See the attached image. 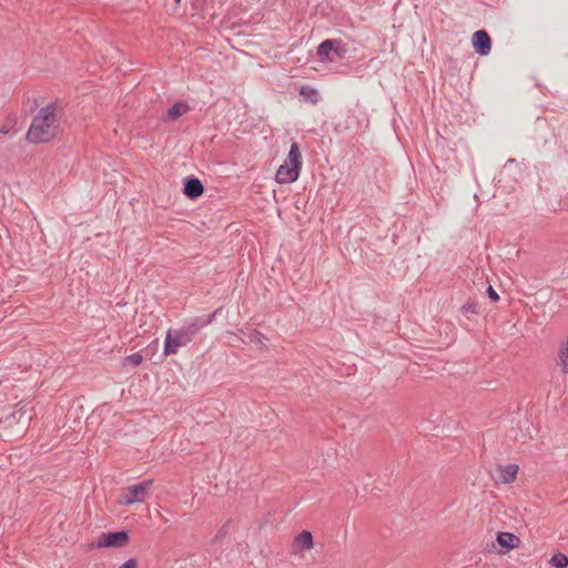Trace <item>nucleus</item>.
Listing matches in <instances>:
<instances>
[{
  "label": "nucleus",
  "mask_w": 568,
  "mask_h": 568,
  "mask_svg": "<svg viewBox=\"0 0 568 568\" xmlns=\"http://www.w3.org/2000/svg\"><path fill=\"white\" fill-rule=\"evenodd\" d=\"M143 361V357L139 353L131 354L124 358L125 364H130L133 367H138Z\"/></svg>",
  "instance_id": "6ab92c4d"
},
{
  "label": "nucleus",
  "mask_w": 568,
  "mask_h": 568,
  "mask_svg": "<svg viewBox=\"0 0 568 568\" xmlns=\"http://www.w3.org/2000/svg\"><path fill=\"white\" fill-rule=\"evenodd\" d=\"M347 51V44L342 39H326L318 44L316 54L322 62H333L335 58L344 59Z\"/></svg>",
  "instance_id": "20e7f679"
},
{
  "label": "nucleus",
  "mask_w": 568,
  "mask_h": 568,
  "mask_svg": "<svg viewBox=\"0 0 568 568\" xmlns=\"http://www.w3.org/2000/svg\"><path fill=\"white\" fill-rule=\"evenodd\" d=\"M462 313L466 316L469 314H478L479 313V303L475 300H468L467 303H465L462 308Z\"/></svg>",
  "instance_id": "f3484780"
},
{
  "label": "nucleus",
  "mask_w": 568,
  "mask_h": 568,
  "mask_svg": "<svg viewBox=\"0 0 568 568\" xmlns=\"http://www.w3.org/2000/svg\"><path fill=\"white\" fill-rule=\"evenodd\" d=\"M557 363L564 374H568V338L560 345Z\"/></svg>",
  "instance_id": "2eb2a0df"
},
{
  "label": "nucleus",
  "mask_w": 568,
  "mask_h": 568,
  "mask_svg": "<svg viewBox=\"0 0 568 568\" xmlns=\"http://www.w3.org/2000/svg\"><path fill=\"white\" fill-rule=\"evenodd\" d=\"M487 295L488 297L493 301V302H497L499 301V295L497 294V292L493 288V286H488L487 288Z\"/></svg>",
  "instance_id": "4be33fe9"
},
{
  "label": "nucleus",
  "mask_w": 568,
  "mask_h": 568,
  "mask_svg": "<svg viewBox=\"0 0 568 568\" xmlns=\"http://www.w3.org/2000/svg\"><path fill=\"white\" fill-rule=\"evenodd\" d=\"M250 339L252 342H255L257 344H263V341L265 339V336L263 333H261L260 331L257 329H253L251 333H250Z\"/></svg>",
  "instance_id": "412c9836"
},
{
  "label": "nucleus",
  "mask_w": 568,
  "mask_h": 568,
  "mask_svg": "<svg viewBox=\"0 0 568 568\" xmlns=\"http://www.w3.org/2000/svg\"><path fill=\"white\" fill-rule=\"evenodd\" d=\"M302 154L297 143H292L287 159L276 171L275 180L281 184L293 183L297 181L302 170Z\"/></svg>",
  "instance_id": "7ed1b4c3"
},
{
  "label": "nucleus",
  "mask_w": 568,
  "mask_h": 568,
  "mask_svg": "<svg viewBox=\"0 0 568 568\" xmlns=\"http://www.w3.org/2000/svg\"><path fill=\"white\" fill-rule=\"evenodd\" d=\"M204 193V185L202 181L194 176L190 175L184 179L183 182V194L190 199L195 200L200 197Z\"/></svg>",
  "instance_id": "1a4fd4ad"
},
{
  "label": "nucleus",
  "mask_w": 568,
  "mask_h": 568,
  "mask_svg": "<svg viewBox=\"0 0 568 568\" xmlns=\"http://www.w3.org/2000/svg\"><path fill=\"white\" fill-rule=\"evenodd\" d=\"M497 542L501 548H505L506 550L514 549L519 544V538L513 534V532H498L497 535Z\"/></svg>",
  "instance_id": "f8f14e48"
},
{
  "label": "nucleus",
  "mask_w": 568,
  "mask_h": 568,
  "mask_svg": "<svg viewBox=\"0 0 568 568\" xmlns=\"http://www.w3.org/2000/svg\"><path fill=\"white\" fill-rule=\"evenodd\" d=\"M10 425L16 424H27L30 425L32 420V416L28 413L23 407L16 409L11 415H9L6 419Z\"/></svg>",
  "instance_id": "4468645a"
},
{
  "label": "nucleus",
  "mask_w": 568,
  "mask_h": 568,
  "mask_svg": "<svg viewBox=\"0 0 568 568\" xmlns=\"http://www.w3.org/2000/svg\"><path fill=\"white\" fill-rule=\"evenodd\" d=\"M63 108L57 102L42 106L34 115L26 134V140L32 144L49 143L58 134Z\"/></svg>",
  "instance_id": "f257e3e1"
},
{
  "label": "nucleus",
  "mask_w": 568,
  "mask_h": 568,
  "mask_svg": "<svg viewBox=\"0 0 568 568\" xmlns=\"http://www.w3.org/2000/svg\"><path fill=\"white\" fill-rule=\"evenodd\" d=\"M518 430L521 433L520 436L524 438L523 443L525 444L527 440H526V435L524 434V429L523 428H518Z\"/></svg>",
  "instance_id": "393cba45"
},
{
  "label": "nucleus",
  "mask_w": 568,
  "mask_h": 568,
  "mask_svg": "<svg viewBox=\"0 0 568 568\" xmlns=\"http://www.w3.org/2000/svg\"><path fill=\"white\" fill-rule=\"evenodd\" d=\"M519 466L516 464L498 465L494 480L499 484H510L517 478Z\"/></svg>",
  "instance_id": "6e6552de"
},
{
  "label": "nucleus",
  "mask_w": 568,
  "mask_h": 568,
  "mask_svg": "<svg viewBox=\"0 0 568 568\" xmlns=\"http://www.w3.org/2000/svg\"><path fill=\"white\" fill-rule=\"evenodd\" d=\"M549 562L556 568H567L568 557L562 552H558L550 558Z\"/></svg>",
  "instance_id": "dca6fc26"
},
{
  "label": "nucleus",
  "mask_w": 568,
  "mask_h": 568,
  "mask_svg": "<svg viewBox=\"0 0 568 568\" xmlns=\"http://www.w3.org/2000/svg\"><path fill=\"white\" fill-rule=\"evenodd\" d=\"M119 568H138V561L134 558H131L126 560L123 565H121Z\"/></svg>",
  "instance_id": "5701e85b"
},
{
  "label": "nucleus",
  "mask_w": 568,
  "mask_h": 568,
  "mask_svg": "<svg viewBox=\"0 0 568 568\" xmlns=\"http://www.w3.org/2000/svg\"><path fill=\"white\" fill-rule=\"evenodd\" d=\"M535 140L538 146H546L549 142L548 138L554 136L552 130L545 120H537L535 125Z\"/></svg>",
  "instance_id": "9b49d317"
},
{
  "label": "nucleus",
  "mask_w": 568,
  "mask_h": 568,
  "mask_svg": "<svg viewBox=\"0 0 568 568\" xmlns=\"http://www.w3.org/2000/svg\"><path fill=\"white\" fill-rule=\"evenodd\" d=\"M222 308H216L207 317H193L186 322L181 328H170L166 333L164 341V355L176 354L181 346H185L190 343L194 336L200 332L201 328L210 325L220 314Z\"/></svg>",
  "instance_id": "f03ea898"
},
{
  "label": "nucleus",
  "mask_w": 568,
  "mask_h": 568,
  "mask_svg": "<svg viewBox=\"0 0 568 568\" xmlns=\"http://www.w3.org/2000/svg\"><path fill=\"white\" fill-rule=\"evenodd\" d=\"M300 94L305 95L306 99L311 101L313 104H316L318 102V91L316 89L302 87Z\"/></svg>",
  "instance_id": "a211bd4d"
},
{
  "label": "nucleus",
  "mask_w": 568,
  "mask_h": 568,
  "mask_svg": "<svg viewBox=\"0 0 568 568\" xmlns=\"http://www.w3.org/2000/svg\"><path fill=\"white\" fill-rule=\"evenodd\" d=\"M97 417H98V416H97V414H94V413H93L90 417H88V419H87V424H88V426H89V425L94 424V423H95V418H97Z\"/></svg>",
  "instance_id": "b1692460"
},
{
  "label": "nucleus",
  "mask_w": 568,
  "mask_h": 568,
  "mask_svg": "<svg viewBox=\"0 0 568 568\" xmlns=\"http://www.w3.org/2000/svg\"><path fill=\"white\" fill-rule=\"evenodd\" d=\"M314 547L313 535L308 530H303L293 539L291 551L294 555L311 550Z\"/></svg>",
  "instance_id": "9d476101"
},
{
  "label": "nucleus",
  "mask_w": 568,
  "mask_h": 568,
  "mask_svg": "<svg viewBox=\"0 0 568 568\" xmlns=\"http://www.w3.org/2000/svg\"><path fill=\"white\" fill-rule=\"evenodd\" d=\"M152 485L153 479H146L141 483L128 486L121 493V503L124 505L143 503L146 499Z\"/></svg>",
  "instance_id": "39448f33"
},
{
  "label": "nucleus",
  "mask_w": 568,
  "mask_h": 568,
  "mask_svg": "<svg viewBox=\"0 0 568 568\" xmlns=\"http://www.w3.org/2000/svg\"><path fill=\"white\" fill-rule=\"evenodd\" d=\"M129 541V534L125 530L103 532L98 538V548H121Z\"/></svg>",
  "instance_id": "423d86ee"
},
{
  "label": "nucleus",
  "mask_w": 568,
  "mask_h": 568,
  "mask_svg": "<svg viewBox=\"0 0 568 568\" xmlns=\"http://www.w3.org/2000/svg\"><path fill=\"white\" fill-rule=\"evenodd\" d=\"M471 43L479 55H487L491 50V39L486 30H477L473 34Z\"/></svg>",
  "instance_id": "0eeeda50"
},
{
  "label": "nucleus",
  "mask_w": 568,
  "mask_h": 568,
  "mask_svg": "<svg viewBox=\"0 0 568 568\" xmlns=\"http://www.w3.org/2000/svg\"><path fill=\"white\" fill-rule=\"evenodd\" d=\"M16 122H17L16 118L9 116L7 119V121L4 122V124L0 128V134H2V135L8 134L16 125Z\"/></svg>",
  "instance_id": "aec40b11"
},
{
  "label": "nucleus",
  "mask_w": 568,
  "mask_h": 568,
  "mask_svg": "<svg viewBox=\"0 0 568 568\" xmlns=\"http://www.w3.org/2000/svg\"><path fill=\"white\" fill-rule=\"evenodd\" d=\"M190 111V105L184 101L174 103L166 112L165 119L174 121Z\"/></svg>",
  "instance_id": "ddd939ff"
},
{
  "label": "nucleus",
  "mask_w": 568,
  "mask_h": 568,
  "mask_svg": "<svg viewBox=\"0 0 568 568\" xmlns=\"http://www.w3.org/2000/svg\"><path fill=\"white\" fill-rule=\"evenodd\" d=\"M175 4H180L181 0H174Z\"/></svg>",
  "instance_id": "a878e982"
}]
</instances>
